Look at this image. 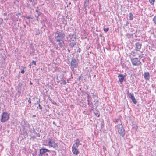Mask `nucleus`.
<instances>
[{"label":"nucleus","instance_id":"64","mask_svg":"<svg viewBox=\"0 0 156 156\" xmlns=\"http://www.w3.org/2000/svg\"><path fill=\"white\" fill-rule=\"evenodd\" d=\"M71 4V2H69V5H70V4Z\"/></svg>","mask_w":156,"mask_h":156},{"label":"nucleus","instance_id":"12","mask_svg":"<svg viewBox=\"0 0 156 156\" xmlns=\"http://www.w3.org/2000/svg\"><path fill=\"white\" fill-rule=\"evenodd\" d=\"M144 76L147 80H149L150 79V75L148 72H145L144 73Z\"/></svg>","mask_w":156,"mask_h":156},{"label":"nucleus","instance_id":"9","mask_svg":"<svg viewBox=\"0 0 156 156\" xmlns=\"http://www.w3.org/2000/svg\"><path fill=\"white\" fill-rule=\"evenodd\" d=\"M48 145L51 147H53L55 148L58 147V145L57 144L55 143L53 141H52L51 140H50L48 142Z\"/></svg>","mask_w":156,"mask_h":156},{"label":"nucleus","instance_id":"26","mask_svg":"<svg viewBox=\"0 0 156 156\" xmlns=\"http://www.w3.org/2000/svg\"><path fill=\"white\" fill-rule=\"evenodd\" d=\"M132 100L134 104H136L137 101L135 99V98L132 99Z\"/></svg>","mask_w":156,"mask_h":156},{"label":"nucleus","instance_id":"3","mask_svg":"<svg viewBox=\"0 0 156 156\" xmlns=\"http://www.w3.org/2000/svg\"><path fill=\"white\" fill-rule=\"evenodd\" d=\"M9 115L7 112H5L2 113L0 119L1 122L4 123L7 121L9 119Z\"/></svg>","mask_w":156,"mask_h":156},{"label":"nucleus","instance_id":"62","mask_svg":"<svg viewBox=\"0 0 156 156\" xmlns=\"http://www.w3.org/2000/svg\"><path fill=\"white\" fill-rule=\"evenodd\" d=\"M94 77H95L96 76V75H94V76H93Z\"/></svg>","mask_w":156,"mask_h":156},{"label":"nucleus","instance_id":"13","mask_svg":"<svg viewBox=\"0 0 156 156\" xmlns=\"http://www.w3.org/2000/svg\"><path fill=\"white\" fill-rule=\"evenodd\" d=\"M56 42H59L58 44L60 47L62 48L64 46V41L62 40H61L60 41H56Z\"/></svg>","mask_w":156,"mask_h":156},{"label":"nucleus","instance_id":"20","mask_svg":"<svg viewBox=\"0 0 156 156\" xmlns=\"http://www.w3.org/2000/svg\"><path fill=\"white\" fill-rule=\"evenodd\" d=\"M94 98V101L95 103L94 104L95 105V104H96L97 102H98V96L97 95H96V94H95V97Z\"/></svg>","mask_w":156,"mask_h":156},{"label":"nucleus","instance_id":"22","mask_svg":"<svg viewBox=\"0 0 156 156\" xmlns=\"http://www.w3.org/2000/svg\"><path fill=\"white\" fill-rule=\"evenodd\" d=\"M129 19L130 20H132L133 19V14L132 13H129Z\"/></svg>","mask_w":156,"mask_h":156},{"label":"nucleus","instance_id":"63","mask_svg":"<svg viewBox=\"0 0 156 156\" xmlns=\"http://www.w3.org/2000/svg\"><path fill=\"white\" fill-rule=\"evenodd\" d=\"M102 126H103V124H101V127H102Z\"/></svg>","mask_w":156,"mask_h":156},{"label":"nucleus","instance_id":"15","mask_svg":"<svg viewBox=\"0 0 156 156\" xmlns=\"http://www.w3.org/2000/svg\"><path fill=\"white\" fill-rule=\"evenodd\" d=\"M89 0H85L84 3V8H86L89 5Z\"/></svg>","mask_w":156,"mask_h":156},{"label":"nucleus","instance_id":"11","mask_svg":"<svg viewBox=\"0 0 156 156\" xmlns=\"http://www.w3.org/2000/svg\"><path fill=\"white\" fill-rule=\"evenodd\" d=\"M73 146L72 147V151L73 154L77 155L78 154L79 152L78 150L77 149V148L78 147H77V146L76 145V146Z\"/></svg>","mask_w":156,"mask_h":156},{"label":"nucleus","instance_id":"7","mask_svg":"<svg viewBox=\"0 0 156 156\" xmlns=\"http://www.w3.org/2000/svg\"><path fill=\"white\" fill-rule=\"evenodd\" d=\"M40 153L38 156H48L46 152H50V151L46 148H41L39 150Z\"/></svg>","mask_w":156,"mask_h":156},{"label":"nucleus","instance_id":"52","mask_svg":"<svg viewBox=\"0 0 156 156\" xmlns=\"http://www.w3.org/2000/svg\"><path fill=\"white\" fill-rule=\"evenodd\" d=\"M51 51L52 52H53H53H54V50H51Z\"/></svg>","mask_w":156,"mask_h":156},{"label":"nucleus","instance_id":"56","mask_svg":"<svg viewBox=\"0 0 156 156\" xmlns=\"http://www.w3.org/2000/svg\"><path fill=\"white\" fill-rule=\"evenodd\" d=\"M36 117V115H33V117Z\"/></svg>","mask_w":156,"mask_h":156},{"label":"nucleus","instance_id":"51","mask_svg":"<svg viewBox=\"0 0 156 156\" xmlns=\"http://www.w3.org/2000/svg\"><path fill=\"white\" fill-rule=\"evenodd\" d=\"M87 7H86V8H84L85 10V11L86 12H87Z\"/></svg>","mask_w":156,"mask_h":156},{"label":"nucleus","instance_id":"45","mask_svg":"<svg viewBox=\"0 0 156 156\" xmlns=\"http://www.w3.org/2000/svg\"><path fill=\"white\" fill-rule=\"evenodd\" d=\"M133 34H131V35H130L131 37L130 38H133Z\"/></svg>","mask_w":156,"mask_h":156},{"label":"nucleus","instance_id":"57","mask_svg":"<svg viewBox=\"0 0 156 156\" xmlns=\"http://www.w3.org/2000/svg\"><path fill=\"white\" fill-rule=\"evenodd\" d=\"M30 84H31V85H32L33 84V83H32L30 81Z\"/></svg>","mask_w":156,"mask_h":156},{"label":"nucleus","instance_id":"17","mask_svg":"<svg viewBox=\"0 0 156 156\" xmlns=\"http://www.w3.org/2000/svg\"><path fill=\"white\" fill-rule=\"evenodd\" d=\"M66 39L70 42L71 41H74V40L72 39V38L71 37V36L70 34H69L67 35L66 37Z\"/></svg>","mask_w":156,"mask_h":156},{"label":"nucleus","instance_id":"42","mask_svg":"<svg viewBox=\"0 0 156 156\" xmlns=\"http://www.w3.org/2000/svg\"><path fill=\"white\" fill-rule=\"evenodd\" d=\"M16 16H20V15H21V13H18V14H16Z\"/></svg>","mask_w":156,"mask_h":156},{"label":"nucleus","instance_id":"21","mask_svg":"<svg viewBox=\"0 0 156 156\" xmlns=\"http://www.w3.org/2000/svg\"><path fill=\"white\" fill-rule=\"evenodd\" d=\"M76 45V43L75 42H70L69 44L71 48H73Z\"/></svg>","mask_w":156,"mask_h":156},{"label":"nucleus","instance_id":"29","mask_svg":"<svg viewBox=\"0 0 156 156\" xmlns=\"http://www.w3.org/2000/svg\"><path fill=\"white\" fill-rule=\"evenodd\" d=\"M40 34V30L38 29L36 31L35 34L36 35H39Z\"/></svg>","mask_w":156,"mask_h":156},{"label":"nucleus","instance_id":"16","mask_svg":"<svg viewBox=\"0 0 156 156\" xmlns=\"http://www.w3.org/2000/svg\"><path fill=\"white\" fill-rule=\"evenodd\" d=\"M80 140L79 139H77L76 140V141L75 143L73 144V146H76V145L77 146V147H78L79 145V143H80Z\"/></svg>","mask_w":156,"mask_h":156},{"label":"nucleus","instance_id":"2","mask_svg":"<svg viewBox=\"0 0 156 156\" xmlns=\"http://www.w3.org/2000/svg\"><path fill=\"white\" fill-rule=\"evenodd\" d=\"M71 61L70 62V68L72 71L74 70V68H77L79 64V60L76 59L74 56L71 58Z\"/></svg>","mask_w":156,"mask_h":156},{"label":"nucleus","instance_id":"58","mask_svg":"<svg viewBox=\"0 0 156 156\" xmlns=\"http://www.w3.org/2000/svg\"><path fill=\"white\" fill-rule=\"evenodd\" d=\"M68 51L69 52H70V51L69 49H68Z\"/></svg>","mask_w":156,"mask_h":156},{"label":"nucleus","instance_id":"8","mask_svg":"<svg viewBox=\"0 0 156 156\" xmlns=\"http://www.w3.org/2000/svg\"><path fill=\"white\" fill-rule=\"evenodd\" d=\"M142 45L141 43L140 42H137L135 44V48L134 50V51H132V53H133V54H134L135 53L134 52V51H139V50L141 48Z\"/></svg>","mask_w":156,"mask_h":156},{"label":"nucleus","instance_id":"48","mask_svg":"<svg viewBox=\"0 0 156 156\" xmlns=\"http://www.w3.org/2000/svg\"><path fill=\"white\" fill-rule=\"evenodd\" d=\"M81 76H80L78 78V80H79V81H80V80L81 79Z\"/></svg>","mask_w":156,"mask_h":156},{"label":"nucleus","instance_id":"25","mask_svg":"<svg viewBox=\"0 0 156 156\" xmlns=\"http://www.w3.org/2000/svg\"><path fill=\"white\" fill-rule=\"evenodd\" d=\"M22 86V83H19V84H18V89L19 90H20L21 89V87Z\"/></svg>","mask_w":156,"mask_h":156},{"label":"nucleus","instance_id":"37","mask_svg":"<svg viewBox=\"0 0 156 156\" xmlns=\"http://www.w3.org/2000/svg\"><path fill=\"white\" fill-rule=\"evenodd\" d=\"M30 100H31V98H30L29 97L28 98V101L29 104L31 103V101Z\"/></svg>","mask_w":156,"mask_h":156},{"label":"nucleus","instance_id":"59","mask_svg":"<svg viewBox=\"0 0 156 156\" xmlns=\"http://www.w3.org/2000/svg\"><path fill=\"white\" fill-rule=\"evenodd\" d=\"M87 101H88V105L89 104V101L88 100H87Z\"/></svg>","mask_w":156,"mask_h":156},{"label":"nucleus","instance_id":"39","mask_svg":"<svg viewBox=\"0 0 156 156\" xmlns=\"http://www.w3.org/2000/svg\"><path fill=\"white\" fill-rule=\"evenodd\" d=\"M128 24H129V22L128 21H127L126 22L125 24V26H127Z\"/></svg>","mask_w":156,"mask_h":156},{"label":"nucleus","instance_id":"36","mask_svg":"<svg viewBox=\"0 0 156 156\" xmlns=\"http://www.w3.org/2000/svg\"><path fill=\"white\" fill-rule=\"evenodd\" d=\"M81 51V49L80 48H79L77 51V52L80 53Z\"/></svg>","mask_w":156,"mask_h":156},{"label":"nucleus","instance_id":"28","mask_svg":"<svg viewBox=\"0 0 156 156\" xmlns=\"http://www.w3.org/2000/svg\"><path fill=\"white\" fill-rule=\"evenodd\" d=\"M153 21L155 24H156V15L153 18Z\"/></svg>","mask_w":156,"mask_h":156},{"label":"nucleus","instance_id":"40","mask_svg":"<svg viewBox=\"0 0 156 156\" xmlns=\"http://www.w3.org/2000/svg\"><path fill=\"white\" fill-rule=\"evenodd\" d=\"M75 32L72 34V35L71 36V37L72 38L73 37H74V35H75Z\"/></svg>","mask_w":156,"mask_h":156},{"label":"nucleus","instance_id":"55","mask_svg":"<svg viewBox=\"0 0 156 156\" xmlns=\"http://www.w3.org/2000/svg\"><path fill=\"white\" fill-rule=\"evenodd\" d=\"M36 12H37V13H39V12H38V11L37 10H36Z\"/></svg>","mask_w":156,"mask_h":156},{"label":"nucleus","instance_id":"61","mask_svg":"<svg viewBox=\"0 0 156 156\" xmlns=\"http://www.w3.org/2000/svg\"><path fill=\"white\" fill-rule=\"evenodd\" d=\"M49 100H51V98H50V97H49Z\"/></svg>","mask_w":156,"mask_h":156},{"label":"nucleus","instance_id":"10","mask_svg":"<svg viewBox=\"0 0 156 156\" xmlns=\"http://www.w3.org/2000/svg\"><path fill=\"white\" fill-rule=\"evenodd\" d=\"M126 76L122 74H120L118 76L119 78V81L121 84H122L123 82L125 81V78Z\"/></svg>","mask_w":156,"mask_h":156},{"label":"nucleus","instance_id":"32","mask_svg":"<svg viewBox=\"0 0 156 156\" xmlns=\"http://www.w3.org/2000/svg\"><path fill=\"white\" fill-rule=\"evenodd\" d=\"M22 67L23 68V69L22 70L21 72V73H22V74H24V72H25V71H24V69H25L26 67H23V66H22Z\"/></svg>","mask_w":156,"mask_h":156},{"label":"nucleus","instance_id":"18","mask_svg":"<svg viewBox=\"0 0 156 156\" xmlns=\"http://www.w3.org/2000/svg\"><path fill=\"white\" fill-rule=\"evenodd\" d=\"M128 96L129 97L131 98V100L135 98L133 93H129Z\"/></svg>","mask_w":156,"mask_h":156},{"label":"nucleus","instance_id":"30","mask_svg":"<svg viewBox=\"0 0 156 156\" xmlns=\"http://www.w3.org/2000/svg\"><path fill=\"white\" fill-rule=\"evenodd\" d=\"M45 20H43L40 22V23L42 24V25H44L45 26Z\"/></svg>","mask_w":156,"mask_h":156},{"label":"nucleus","instance_id":"23","mask_svg":"<svg viewBox=\"0 0 156 156\" xmlns=\"http://www.w3.org/2000/svg\"><path fill=\"white\" fill-rule=\"evenodd\" d=\"M61 81H62V82L61 83V84H66V81L64 80L63 78L61 79Z\"/></svg>","mask_w":156,"mask_h":156},{"label":"nucleus","instance_id":"4","mask_svg":"<svg viewBox=\"0 0 156 156\" xmlns=\"http://www.w3.org/2000/svg\"><path fill=\"white\" fill-rule=\"evenodd\" d=\"M21 125L24 131L27 130L30 126L29 124L25 119L22 121Z\"/></svg>","mask_w":156,"mask_h":156},{"label":"nucleus","instance_id":"46","mask_svg":"<svg viewBox=\"0 0 156 156\" xmlns=\"http://www.w3.org/2000/svg\"><path fill=\"white\" fill-rule=\"evenodd\" d=\"M9 19V18H4V20H8Z\"/></svg>","mask_w":156,"mask_h":156},{"label":"nucleus","instance_id":"5","mask_svg":"<svg viewBox=\"0 0 156 156\" xmlns=\"http://www.w3.org/2000/svg\"><path fill=\"white\" fill-rule=\"evenodd\" d=\"M117 128L118 129V131L120 135L123 137H124L125 134V130L122 125L118 124L117 126Z\"/></svg>","mask_w":156,"mask_h":156},{"label":"nucleus","instance_id":"41","mask_svg":"<svg viewBox=\"0 0 156 156\" xmlns=\"http://www.w3.org/2000/svg\"><path fill=\"white\" fill-rule=\"evenodd\" d=\"M91 94H92V96L93 97V98H94L95 96V95L93 93H91Z\"/></svg>","mask_w":156,"mask_h":156},{"label":"nucleus","instance_id":"50","mask_svg":"<svg viewBox=\"0 0 156 156\" xmlns=\"http://www.w3.org/2000/svg\"><path fill=\"white\" fill-rule=\"evenodd\" d=\"M37 119H34L33 121H34V122H35L36 121H37Z\"/></svg>","mask_w":156,"mask_h":156},{"label":"nucleus","instance_id":"47","mask_svg":"<svg viewBox=\"0 0 156 156\" xmlns=\"http://www.w3.org/2000/svg\"><path fill=\"white\" fill-rule=\"evenodd\" d=\"M31 138H36L35 136H31Z\"/></svg>","mask_w":156,"mask_h":156},{"label":"nucleus","instance_id":"54","mask_svg":"<svg viewBox=\"0 0 156 156\" xmlns=\"http://www.w3.org/2000/svg\"><path fill=\"white\" fill-rule=\"evenodd\" d=\"M7 15V13H4L3 14V15H4V16H6V15Z\"/></svg>","mask_w":156,"mask_h":156},{"label":"nucleus","instance_id":"60","mask_svg":"<svg viewBox=\"0 0 156 156\" xmlns=\"http://www.w3.org/2000/svg\"><path fill=\"white\" fill-rule=\"evenodd\" d=\"M2 20V21L1 22V23H0V24H1L2 23V21H3Z\"/></svg>","mask_w":156,"mask_h":156},{"label":"nucleus","instance_id":"44","mask_svg":"<svg viewBox=\"0 0 156 156\" xmlns=\"http://www.w3.org/2000/svg\"><path fill=\"white\" fill-rule=\"evenodd\" d=\"M26 18L28 20H30V16L26 17Z\"/></svg>","mask_w":156,"mask_h":156},{"label":"nucleus","instance_id":"53","mask_svg":"<svg viewBox=\"0 0 156 156\" xmlns=\"http://www.w3.org/2000/svg\"><path fill=\"white\" fill-rule=\"evenodd\" d=\"M98 113H97V114H96V116H98V117L100 115L99 114L98 115Z\"/></svg>","mask_w":156,"mask_h":156},{"label":"nucleus","instance_id":"14","mask_svg":"<svg viewBox=\"0 0 156 156\" xmlns=\"http://www.w3.org/2000/svg\"><path fill=\"white\" fill-rule=\"evenodd\" d=\"M30 2L31 3V5L33 6H35L37 3V0H30Z\"/></svg>","mask_w":156,"mask_h":156},{"label":"nucleus","instance_id":"49","mask_svg":"<svg viewBox=\"0 0 156 156\" xmlns=\"http://www.w3.org/2000/svg\"><path fill=\"white\" fill-rule=\"evenodd\" d=\"M154 86H155V85H153V84H152V87H153V89H154Z\"/></svg>","mask_w":156,"mask_h":156},{"label":"nucleus","instance_id":"35","mask_svg":"<svg viewBox=\"0 0 156 156\" xmlns=\"http://www.w3.org/2000/svg\"><path fill=\"white\" fill-rule=\"evenodd\" d=\"M130 35H131V34L128 33L126 34V36L128 38H129L131 37Z\"/></svg>","mask_w":156,"mask_h":156},{"label":"nucleus","instance_id":"24","mask_svg":"<svg viewBox=\"0 0 156 156\" xmlns=\"http://www.w3.org/2000/svg\"><path fill=\"white\" fill-rule=\"evenodd\" d=\"M115 121H116V122L117 123H118L119 121V122H120L119 123H120L121 124H122V122H121L120 118H118L117 119H115Z\"/></svg>","mask_w":156,"mask_h":156},{"label":"nucleus","instance_id":"33","mask_svg":"<svg viewBox=\"0 0 156 156\" xmlns=\"http://www.w3.org/2000/svg\"><path fill=\"white\" fill-rule=\"evenodd\" d=\"M109 30V28H104V31H105V32L108 31Z\"/></svg>","mask_w":156,"mask_h":156},{"label":"nucleus","instance_id":"31","mask_svg":"<svg viewBox=\"0 0 156 156\" xmlns=\"http://www.w3.org/2000/svg\"><path fill=\"white\" fill-rule=\"evenodd\" d=\"M155 1V0H149V2L152 5H153Z\"/></svg>","mask_w":156,"mask_h":156},{"label":"nucleus","instance_id":"27","mask_svg":"<svg viewBox=\"0 0 156 156\" xmlns=\"http://www.w3.org/2000/svg\"><path fill=\"white\" fill-rule=\"evenodd\" d=\"M32 64H34V65H36V61H34L33 60L32 61V62H31V64L30 65H29V66H30V68H31V65Z\"/></svg>","mask_w":156,"mask_h":156},{"label":"nucleus","instance_id":"1","mask_svg":"<svg viewBox=\"0 0 156 156\" xmlns=\"http://www.w3.org/2000/svg\"><path fill=\"white\" fill-rule=\"evenodd\" d=\"M65 34L64 32L57 31L55 33V37L56 41H60L64 38Z\"/></svg>","mask_w":156,"mask_h":156},{"label":"nucleus","instance_id":"38","mask_svg":"<svg viewBox=\"0 0 156 156\" xmlns=\"http://www.w3.org/2000/svg\"><path fill=\"white\" fill-rule=\"evenodd\" d=\"M38 106H39V109H40L41 110L42 109V107L40 105V104H39V103L38 104Z\"/></svg>","mask_w":156,"mask_h":156},{"label":"nucleus","instance_id":"6","mask_svg":"<svg viewBox=\"0 0 156 156\" xmlns=\"http://www.w3.org/2000/svg\"><path fill=\"white\" fill-rule=\"evenodd\" d=\"M131 58V60L132 64L134 66H138L142 64L140 61V59L137 58Z\"/></svg>","mask_w":156,"mask_h":156},{"label":"nucleus","instance_id":"19","mask_svg":"<svg viewBox=\"0 0 156 156\" xmlns=\"http://www.w3.org/2000/svg\"><path fill=\"white\" fill-rule=\"evenodd\" d=\"M32 131L33 133H34L36 134V136L37 137H39L40 136V134L39 133H37L36 131H35V129L33 128Z\"/></svg>","mask_w":156,"mask_h":156},{"label":"nucleus","instance_id":"43","mask_svg":"<svg viewBox=\"0 0 156 156\" xmlns=\"http://www.w3.org/2000/svg\"><path fill=\"white\" fill-rule=\"evenodd\" d=\"M40 101V99H39L38 101H37V103L38 104L39 103V102Z\"/></svg>","mask_w":156,"mask_h":156},{"label":"nucleus","instance_id":"34","mask_svg":"<svg viewBox=\"0 0 156 156\" xmlns=\"http://www.w3.org/2000/svg\"><path fill=\"white\" fill-rule=\"evenodd\" d=\"M41 14L40 12H39V13H37V14L35 15V17L37 18H37L38 17L40 16V14Z\"/></svg>","mask_w":156,"mask_h":156}]
</instances>
